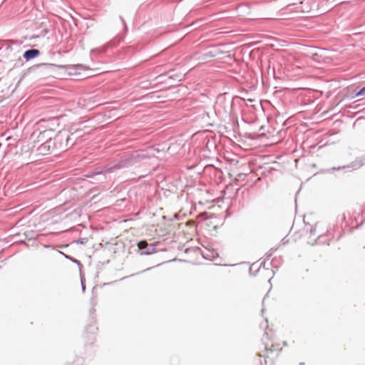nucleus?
Listing matches in <instances>:
<instances>
[{
	"label": "nucleus",
	"instance_id": "obj_11",
	"mask_svg": "<svg viewBox=\"0 0 365 365\" xmlns=\"http://www.w3.org/2000/svg\"><path fill=\"white\" fill-rule=\"evenodd\" d=\"M39 66L54 67L56 65L53 63H42Z\"/></svg>",
	"mask_w": 365,
	"mask_h": 365
},
{
	"label": "nucleus",
	"instance_id": "obj_8",
	"mask_svg": "<svg viewBox=\"0 0 365 365\" xmlns=\"http://www.w3.org/2000/svg\"><path fill=\"white\" fill-rule=\"evenodd\" d=\"M365 160V158L364 159ZM365 163L363 161L362 159L357 160L351 163V165H348L347 168H352L353 169H357L361 167Z\"/></svg>",
	"mask_w": 365,
	"mask_h": 365
},
{
	"label": "nucleus",
	"instance_id": "obj_13",
	"mask_svg": "<svg viewBox=\"0 0 365 365\" xmlns=\"http://www.w3.org/2000/svg\"><path fill=\"white\" fill-rule=\"evenodd\" d=\"M71 260L73 262L76 263V264H78V265H81V263H80V262H79L78 260H77V259H73V258H72V257H71Z\"/></svg>",
	"mask_w": 365,
	"mask_h": 365
},
{
	"label": "nucleus",
	"instance_id": "obj_14",
	"mask_svg": "<svg viewBox=\"0 0 365 365\" xmlns=\"http://www.w3.org/2000/svg\"><path fill=\"white\" fill-rule=\"evenodd\" d=\"M81 287H82V290L84 292L86 289V287H85L82 279H81Z\"/></svg>",
	"mask_w": 365,
	"mask_h": 365
},
{
	"label": "nucleus",
	"instance_id": "obj_17",
	"mask_svg": "<svg viewBox=\"0 0 365 365\" xmlns=\"http://www.w3.org/2000/svg\"><path fill=\"white\" fill-rule=\"evenodd\" d=\"M264 335H266V336H267V337L268 336V333H267V331H265V332H264Z\"/></svg>",
	"mask_w": 365,
	"mask_h": 365
},
{
	"label": "nucleus",
	"instance_id": "obj_19",
	"mask_svg": "<svg viewBox=\"0 0 365 365\" xmlns=\"http://www.w3.org/2000/svg\"><path fill=\"white\" fill-rule=\"evenodd\" d=\"M266 326L267 327V319H265Z\"/></svg>",
	"mask_w": 365,
	"mask_h": 365
},
{
	"label": "nucleus",
	"instance_id": "obj_18",
	"mask_svg": "<svg viewBox=\"0 0 365 365\" xmlns=\"http://www.w3.org/2000/svg\"><path fill=\"white\" fill-rule=\"evenodd\" d=\"M283 344H284V346H287V342H286V341H284V342H283Z\"/></svg>",
	"mask_w": 365,
	"mask_h": 365
},
{
	"label": "nucleus",
	"instance_id": "obj_2",
	"mask_svg": "<svg viewBox=\"0 0 365 365\" xmlns=\"http://www.w3.org/2000/svg\"><path fill=\"white\" fill-rule=\"evenodd\" d=\"M61 136L58 135L54 139L49 138L48 140H46L40 145H38V143H35L33 146V148H36V152L38 155H47L51 152L53 151L56 148V143L59 140H61Z\"/></svg>",
	"mask_w": 365,
	"mask_h": 365
},
{
	"label": "nucleus",
	"instance_id": "obj_10",
	"mask_svg": "<svg viewBox=\"0 0 365 365\" xmlns=\"http://www.w3.org/2000/svg\"><path fill=\"white\" fill-rule=\"evenodd\" d=\"M38 141L43 140L45 138V132L39 133L38 135Z\"/></svg>",
	"mask_w": 365,
	"mask_h": 365
},
{
	"label": "nucleus",
	"instance_id": "obj_16",
	"mask_svg": "<svg viewBox=\"0 0 365 365\" xmlns=\"http://www.w3.org/2000/svg\"><path fill=\"white\" fill-rule=\"evenodd\" d=\"M65 257L67 258V259H69L70 260L71 259V257H69L66 255H64Z\"/></svg>",
	"mask_w": 365,
	"mask_h": 365
},
{
	"label": "nucleus",
	"instance_id": "obj_7",
	"mask_svg": "<svg viewBox=\"0 0 365 365\" xmlns=\"http://www.w3.org/2000/svg\"><path fill=\"white\" fill-rule=\"evenodd\" d=\"M272 348L268 349L267 345L264 346L266 354L264 355V356L265 358H269L270 356V355H272L273 354V352L275 351H277L276 355L278 354V351H279V349L278 348V346L275 347L274 345H272Z\"/></svg>",
	"mask_w": 365,
	"mask_h": 365
},
{
	"label": "nucleus",
	"instance_id": "obj_1",
	"mask_svg": "<svg viewBox=\"0 0 365 365\" xmlns=\"http://www.w3.org/2000/svg\"><path fill=\"white\" fill-rule=\"evenodd\" d=\"M147 158L148 156L145 153H133L129 158L122 159L118 163H114L113 164L106 165L105 167V172L113 173L116 170L132 166L135 163H138L141 160L145 159Z\"/></svg>",
	"mask_w": 365,
	"mask_h": 365
},
{
	"label": "nucleus",
	"instance_id": "obj_5",
	"mask_svg": "<svg viewBox=\"0 0 365 365\" xmlns=\"http://www.w3.org/2000/svg\"><path fill=\"white\" fill-rule=\"evenodd\" d=\"M319 238V235L317 233L316 227L312 228L309 232V235L308 237V244L314 246L317 245V241Z\"/></svg>",
	"mask_w": 365,
	"mask_h": 365
},
{
	"label": "nucleus",
	"instance_id": "obj_3",
	"mask_svg": "<svg viewBox=\"0 0 365 365\" xmlns=\"http://www.w3.org/2000/svg\"><path fill=\"white\" fill-rule=\"evenodd\" d=\"M138 247L140 251V255H149L155 252V245H148L146 241L142 240L138 243Z\"/></svg>",
	"mask_w": 365,
	"mask_h": 365
},
{
	"label": "nucleus",
	"instance_id": "obj_4",
	"mask_svg": "<svg viewBox=\"0 0 365 365\" xmlns=\"http://www.w3.org/2000/svg\"><path fill=\"white\" fill-rule=\"evenodd\" d=\"M230 107H231V103L230 101L226 102L225 101L224 98L222 96H220L217 98V100L216 104H215L216 110L220 111V109L221 108H222L225 113H228Z\"/></svg>",
	"mask_w": 365,
	"mask_h": 365
},
{
	"label": "nucleus",
	"instance_id": "obj_6",
	"mask_svg": "<svg viewBox=\"0 0 365 365\" xmlns=\"http://www.w3.org/2000/svg\"><path fill=\"white\" fill-rule=\"evenodd\" d=\"M40 53V51L36 48H31L26 50L23 56L26 61L31 60L36 57H37Z\"/></svg>",
	"mask_w": 365,
	"mask_h": 365
},
{
	"label": "nucleus",
	"instance_id": "obj_12",
	"mask_svg": "<svg viewBox=\"0 0 365 365\" xmlns=\"http://www.w3.org/2000/svg\"><path fill=\"white\" fill-rule=\"evenodd\" d=\"M120 20H121V21H122L125 29H127V26H126V24H125L124 19L122 16H120Z\"/></svg>",
	"mask_w": 365,
	"mask_h": 365
},
{
	"label": "nucleus",
	"instance_id": "obj_15",
	"mask_svg": "<svg viewBox=\"0 0 365 365\" xmlns=\"http://www.w3.org/2000/svg\"><path fill=\"white\" fill-rule=\"evenodd\" d=\"M77 243H78V244H83V242L81 240H77Z\"/></svg>",
	"mask_w": 365,
	"mask_h": 365
},
{
	"label": "nucleus",
	"instance_id": "obj_9",
	"mask_svg": "<svg viewBox=\"0 0 365 365\" xmlns=\"http://www.w3.org/2000/svg\"><path fill=\"white\" fill-rule=\"evenodd\" d=\"M356 97L365 96V86L355 93Z\"/></svg>",
	"mask_w": 365,
	"mask_h": 365
}]
</instances>
